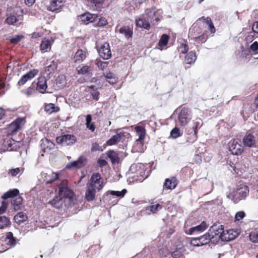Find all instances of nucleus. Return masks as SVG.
<instances>
[{
    "label": "nucleus",
    "instance_id": "nucleus-44",
    "mask_svg": "<svg viewBox=\"0 0 258 258\" xmlns=\"http://www.w3.org/2000/svg\"><path fill=\"white\" fill-rule=\"evenodd\" d=\"M10 224L9 219L6 216H0V229L7 227Z\"/></svg>",
    "mask_w": 258,
    "mask_h": 258
},
{
    "label": "nucleus",
    "instance_id": "nucleus-30",
    "mask_svg": "<svg viewBox=\"0 0 258 258\" xmlns=\"http://www.w3.org/2000/svg\"><path fill=\"white\" fill-rule=\"evenodd\" d=\"M63 4L61 0H53L50 4V9L51 11H55L60 9Z\"/></svg>",
    "mask_w": 258,
    "mask_h": 258
},
{
    "label": "nucleus",
    "instance_id": "nucleus-38",
    "mask_svg": "<svg viewBox=\"0 0 258 258\" xmlns=\"http://www.w3.org/2000/svg\"><path fill=\"white\" fill-rule=\"evenodd\" d=\"M27 219V215L22 213H19L17 214L15 217H14V220L15 221L19 224L21 223L24 222Z\"/></svg>",
    "mask_w": 258,
    "mask_h": 258
},
{
    "label": "nucleus",
    "instance_id": "nucleus-28",
    "mask_svg": "<svg viewBox=\"0 0 258 258\" xmlns=\"http://www.w3.org/2000/svg\"><path fill=\"white\" fill-rule=\"evenodd\" d=\"M57 68V63L54 61H52L50 64L45 68L44 73L47 76L53 73Z\"/></svg>",
    "mask_w": 258,
    "mask_h": 258
},
{
    "label": "nucleus",
    "instance_id": "nucleus-43",
    "mask_svg": "<svg viewBox=\"0 0 258 258\" xmlns=\"http://www.w3.org/2000/svg\"><path fill=\"white\" fill-rule=\"evenodd\" d=\"M92 120V116L90 114H88L86 116V126L92 132H94L95 131V125L94 123L91 122Z\"/></svg>",
    "mask_w": 258,
    "mask_h": 258
},
{
    "label": "nucleus",
    "instance_id": "nucleus-53",
    "mask_svg": "<svg viewBox=\"0 0 258 258\" xmlns=\"http://www.w3.org/2000/svg\"><path fill=\"white\" fill-rule=\"evenodd\" d=\"M245 216V214L243 211L237 212L235 216V221L238 222L241 221Z\"/></svg>",
    "mask_w": 258,
    "mask_h": 258
},
{
    "label": "nucleus",
    "instance_id": "nucleus-50",
    "mask_svg": "<svg viewBox=\"0 0 258 258\" xmlns=\"http://www.w3.org/2000/svg\"><path fill=\"white\" fill-rule=\"evenodd\" d=\"M249 239L252 242H258V230H255L249 234Z\"/></svg>",
    "mask_w": 258,
    "mask_h": 258
},
{
    "label": "nucleus",
    "instance_id": "nucleus-18",
    "mask_svg": "<svg viewBox=\"0 0 258 258\" xmlns=\"http://www.w3.org/2000/svg\"><path fill=\"white\" fill-rule=\"evenodd\" d=\"M87 162V159L84 157H80L77 161L71 163L70 165H68V168L75 167L76 168H81L85 166Z\"/></svg>",
    "mask_w": 258,
    "mask_h": 258
},
{
    "label": "nucleus",
    "instance_id": "nucleus-55",
    "mask_svg": "<svg viewBox=\"0 0 258 258\" xmlns=\"http://www.w3.org/2000/svg\"><path fill=\"white\" fill-rule=\"evenodd\" d=\"M108 24L107 20L103 17H101L99 19L96 25L98 27H103L106 25Z\"/></svg>",
    "mask_w": 258,
    "mask_h": 258
},
{
    "label": "nucleus",
    "instance_id": "nucleus-17",
    "mask_svg": "<svg viewBox=\"0 0 258 258\" xmlns=\"http://www.w3.org/2000/svg\"><path fill=\"white\" fill-rule=\"evenodd\" d=\"M124 137L123 132H119L113 136L107 142L108 146H112L119 142L121 139Z\"/></svg>",
    "mask_w": 258,
    "mask_h": 258
},
{
    "label": "nucleus",
    "instance_id": "nucleus-46",
    "mask_svg": "<svg viewBox=\"0 0 258 258\" xmlns=\"http://www.w3.org/2000/svg\"><path fill=\"white\" fill-rule=\"evenodd\" d=\"M23 201V199L21 197L18 196L15 199H12L11 201L12 204L14 206L15 210L18 209V206H20Z\"/></svg>",
    "mask_w": 258,
    "mask_h": 258
},
{
    "label": "nucleus",
    "instance_id": "nucleus-35",
    "mask_svg": "<svg viewBox=\"0 0 258 258\" xmlns=\"http://www.w3.org/2000/svg\"><path fill=\"white\" fill-rule=\"evenodd\" d=\"M120 33L123 34L127 38H131L132 36L133 32L128 26H123L119 30Z\"/></svg>",
    "mask_w": 258,
    "mask_h": 258
},
{
    "label": "nucleus",
    "instance_id": "nucleus-60",
    "mask_svg": "<svg viewBox=\"0 0 258 258\" xmlns=\"http://www.w3.org/2000/svg\"><path fill=\"white\" fill-rule=\"evenodd\" d=\"M23 92L24 94L29 97L32 95L33 92V89L32 87H29L28 88L24 90Z\"/></svg>",
    "mask_w": 258,
    "mask_h": 258
},
{
    "label": "nucleus",
    "instance_id": "nucleus-63",
    "mask_svg": "<svg viewBox=\"0 0 258 258\" xmlns=\"http://www.w3.org/2000/svg\"><path fill=\"white\" fill-rule=\"evenodd\" d=\"M20 171L19 168L12 169L10 170V173L13 176H16Z\"/></svg>",
    "mask_w": 258,
    "mask_h": 258
},
{
    "label": "nucleus",
    "instance_id": "nucleus-13",
    "mask_svg": "<svg viewBox=\"0 0 258 258\" xmlns=\"http://www.w3.org/2000/svg\"><path fill=\"white\" fill-rule=\"evenodd\" d=\"M42 176L44 181L46 184L51 183L58 178V175L55 172L48 171L47 173H42Z\"/></svg>",
    "mask_w": 258,
    "mask_h": 258
},
{
    "label": "nucleus",
    "instance_id": "nucleus-27",
    "mask_svg": "<svg viewBox=\"0 0 258 258\" xmlns=\"http://www.w3.org/2000/svg\"><path fill=\"white\" fill-rule=\"evenodd\" d=\"M18 144L19 143L17 141L13 139H9L7 141L6 146L8 151H15L19 147Z\"/></svg>",
    "mask_w": 258,
    "mask_h": 258
},
{
    "label": "nucleus",
    "instance_id": "nucleus-56",
    "mask_svg": "<svg viewBox=\"0 0 258 258\" xmlns=\"http://www.w3.org/2000/svg\"><path fill=\"white\" fill-rule=\"evenodd\" d=\"M250 50L253 52L254 54L258 53V43L255 41L250 46Z\"/></svg>",
    "mask_w": 258,
    "mask_h": 258
},
{
    "label": "nucleus",
    "instance_id": "nucleus-32",
    "mask_svg": "<svg viewBox=\"0 0 258 258\" xmlns=\"http://www.w3.org/2000/svg\"><path fill=\"white\" fill-rule=\"evenodd\" d=\"M19 194V191L18 189L14 188L13 189H10L2 196V198L6 200L8 198H13L18 196Z\"/></svg>",
    "mask_w": 258,
    "mask_h": 258
},
{
    "label": "nucleus",
    "instance_id": "nucleus-40",
    "mask_svg": "<svg viewBox=\"0 0 258 258\" xmlns=\"http://www.w3.org/2000/svg\"><path fill=\"white\" fill-rule=\"evenodd\" d=\"M212 239L211 234L209 233H206L204 235L200 237V240H201L202 245L208 244Z\"/></svg>",
    "mask_w": 258,
    "mask_h": 258
},
{
    "label": "nucleus",
    "instance_id": "nucleus-9",
    "mask_svg": "<svg viewBox=\"0 0 258 258\" xmlns=\"http://www.w3.org/2000/svg\"><path fill=\"white\" fill-rule=\"evenodd\" d=\"M100 56L104 59H108L111 56V52L108 43H104L98 49Z\"/></svg>",
    "mask_w": 258,
    "mask_h": 258
},
{
    "label": "nucleus",
    "instance_id": "nucleus-19",
    "mask_svg": "<svg viewBox=\"0 0 258 258\" xmlns=\"http://www.w3.org/2000/svg\"><path fill=\"white\" fill-rule=\"evenodd\" d=\"M60 197V195L55 197L52 200L49 202V203L54 208L60 209L62 207L64 203V199Z\"/></svg>",
    "mask_w": 258,
    "mask_h": 258
},
{
    "label": "nucleus",
    "instance_id": "nucleus-42",
    "mask_svg": "<svg viewBox=\"0 0 258 258\" xmlns=\"http://www.w3.org/2000/svg\"><path fill=\"white\" fill-rule=\"evenodd\" d=\"M192 131L198 133V130L203 125V121L200 118H197L193 120Z\"/></svg>",
    "mask_w": 258,
    "mask_h": 258
},
{
    "label": "nucleus",
    "instance_id": "nucleus-37",
    "mask_svg": "<svg viewBox=\"0 0 258 258\" xmlns=\"http://www.w3.org/2000/svg\"><path fill=\"white\" fill-rule=\"evenodd\" d=\"M197 59L195 53L190 52L185 56V61L187 64L194 63Z\"/></svg>",
    "mask_w": 258,
    "mask_h": 258
},
{
    "label": "nucleus",
    "instance_id": "nucleus-25",
    "mask_svg": "<svg viewBox=\"0 0 258 258\" xmlns=\"http://www.w3.org/2000/svg\"><path fill=\"white\" fill-rule=\"evenodd\" d=\"M135 129L137 135L138 136V138L136 140L144 141L146 135L145 129L141 126H137Z\"/></svg>",
    "mask_w": 258,
    "mask_h": 258
},
{
    "label": "nucleus",
    "instance_id": "nucleus-1",
    "mask_svg": "<svg viewBox=\"0 0 258 258\" xmlns=\"http://www.w3.org/2000/svg\"><path fill=\"white\" fill-rule=\"evenodd\" d=\"M104 186L103 179L98 173H93L86 187L85 198L87 201H92L95 199L97 192L101 190Z\"/></svg>",
    "mask_w": 258,
    "mask_h": 258
},
{
    "label": "nucleus",
    "instance_id": "nucleus-20",
    "mask_svg": "<svg viewBox=\"0 0 258 258\" xmlns=\"http://www.w3.org/2000/svg\"><path fill=\"white\" fill-rule=\"evenodd\" d=\"M41 142V147L45 152L49 151L54 147L53 143L47 139H42Z\"/></svg>",
    "mask_w": 258,
    "mask_h": 258
},
{
    "label": "nucleus",
    "instance_id": "nucleus-62",
    "mask_svg": "<svg viewBox=\"0 0 258 258\" xmlns=\"http://www.w3.org/2000/svg\"><path fill=\"white\" fill-rule=\"evenodd\" d=\"M92 150L93 151H102L101 147L98 144L95 143L92 144Z\"/></svg>",
    "mask_w": 258,
    "mask_h": 258
},
{
    "label": "nucleus",
    "instance_id": "nucleus-45",
    "mask_svg": "<svg viewBox=\"0 0 258 258\" xmlns=\"http://www.w3.org/2000/svg\"><path fill=\"white\" fill-rule=\"evenodd\" d=\"M92 71V69L87 66H83L81 69L78 71V73L79 74L82 75H89L91 74Z\"/></svg>",
    "mask_w": 258,
    "mask_h": 258
},
{
    "label": "nucleus",
    "instance_id": "nucleus-49",
    "mask_svg": "<svg viewBox=\"0 0 258 258\" xmlns=\"http://www.w3.org/2000/svg\"><path fill=\"white\" fill-rule=\"evenodd\" d=\"M170 135L173 138L176 139L182 135V132L177 127H175L171 130Z\"/></svg>",
    "mask_w": 258,
    "mask_h": 258
},
{
    "label": "nucleus",
    "instance_id": "nucleus-15",
    "mask_svg": "<svg viewBox=\"0 0 258 258\" xmlns=\"http://www.w3.org/2000/svg\"><path fill=\"white\" fill-rule=\"evenodd\" d=\"M53 42V40L52 38H44L42 41L40 45L41 50L43 52L49 51Z\"/></svg>",
    "mask_w": 258,
    "mask_h": 258
},
{
    "label": "nucleus",
    "instance_id": "nucleus-51",
    "mask_svg": "<svg viewBox=\"0 0 258 258\" xmlns=\"http://www.w3.org/2000/svg\"><path fill=\"white\" fill-rule=\"evenodd\" d=\"M18 21V19L15 16L11 15L7 17L6 22L9 25H15Z\"/></svg>",
    "mask_w": 258,
    "mask_h": 258
},
{
    "label": "nucleus",
    "instance_id": "nucleus-24",
    "mask_svg": "<svg viewBox=\"0 0 258 258\" xmlns=\"http://www.w3.org/2000/svg\"><path fill=\"white\" fill-rule=\"evenodd\" d=\"M145 150L143 141L136 140L133 147V151L134 152H143Z\"/></svg>",
    "mask_w": 258,
    "mask_h": 258
},
{
    "label": "nucleus",
    "instance_id": "nucleus-26",
    "mask_svg": "<svg viewBox=\"0 0 258 258\" xmlns=\"http://www.w3.org/2000/svg\"><path fill=\"white\" fill-rule=\"evenodd\" d=\"M60 110L59 107L55 106L53 103L46 104L44 106V110L47 113L51 114L53 112H57Z\"/></svg>",
    "mask_w": 258,
    "mask_h": 258
},
{
    "label": "nucleus",
    "instance_id": "nucleus-48",
    "mask_svg": "<svg viewBox=\"0 0 258 258\" xmlns=\"http://www.w3.org/2000/svg\"><path fill=\"white\" fill-rule=\"evenodd\" d=\"M155 9H151L150 10H147V15L149 17V18L151 19V21L152 22V20L154 19L155 18V20L156 22H158L159 21V18L158 17H155Z\"/></svg>",
    "mask_w": 258,
    "mask_h": 258
},
{
    "label": "nucleus",
    "instance_id": "nucleus-7",
    "mask_svg": "<svg viewBox=\"0 0 258 258\" xmlns=\"http://www.w3.org/2000/svg\"><path fill=\"white\" fill-rule=\"evenodd\" d=\"M239 234V232L237 230L229 229L224 231L223 230V233L221 238L222 241H229L234 239Z\"/></svg>",
    "mask_w": 258,
    "mask_h": 258
},
{
    "label": "nucleus",
    "instance_id": "nucleus-3",
    "mask_svg": "<svg viewBox=\"0 0 258 258\" xmlns=\"http://www.w3.org/2000/svg\"><path fill=\"white\" fill-rule=\"evenodd\" d=\"M249 189L248 186L245 185H241L238 188L235 194L233 196V200L235 203L244 199L248 194Z\"/></svg>",
    "mask_w": 258,
    "mask_h": 258
},
{
    "label": "nucleus",
    "instance_id": "nucleus-10",
    "mask_svg": "<svg viewBox=\"0 0 258 258\" xmlns=\"http://www.w3.org/2000/svg\"><path fill=\"white\" fill-rule=\"evenodd\" d=\"M223 229L224 228L222 225H213L212 226L209 231L211 233L210 234L212 238L214 239L215 238V239L216 240L221 239Z\"/></svg>",
    "mask_w": 258,
    "mask_h": 258
},
{
    "label": "nucleus",
    "instance_id": "nucleus-4",
    "mask_svg": "<svg viewBox=\"0 0 258 258\" xmlns=\"http://www.w3.org/2000/svg\"><path fill=\"white\" fill-rule=\"evenodd\" d=\"M56 141L58 144L63 146H69L74 144L76 141V137L72 135H64L56 138Z\"/></svg>",
    "mask_w": 258,
    "mask_h": 258
},
{
    "label": "nucleus",
    "instance_id": "nucleus-54",
    "mask_svg": "<svg viewBox=\"0 0 258 258\" xmlns=\"http://www.w3.org/2000/svg\"><path fill=\"white\" fill-rule=\"evenodd\" d=\"M190 244L194 246H202L201 240H200V237L192 238L191 240Z\"/></svg>",
    "mask_w": 258,
    "mask_h": 258
},
{
    "label": "nucleus",
    "instance_id": "nucleus-47",
    "mask_svg": "<svg viewBox=\"0 0 258 258\" xmlns=\"http://www.w3.org/2000/svg\"><path fill=\"white\" fill-rule=\"evenodd\" d=\"M169 40V36L166 34H163L158 42V45L160 47L166 45Z\"/></svg>",
    "mask_w": 258,
    "mask_h": 258
},
{
    "label": "nucleus",
    "instance_id": "nucleus-34",
    "mask_svg": "<svg viewBox=\"0 0 258 258\" xmlns=\"http://www.w3.org/2000/svg\"><path fill=\"white\" fill-rule=\"evenodd\" d=\"M136 25L138 27H142L148 30L150 28L149 20H146L144 19H139L137 20Z\"/></svg>",
    "mask_w": 258,
    "mask_h": 258
},
{
    "label": "nucleus",
    "instance_id": "nucleus-5",
    "mask_svg": "<svg viewBox=\"0 0 258 258\" xmlns=\"http://www.w3.org/2000/svg\"><path fill=\"white\" fill-rule=\"evenodd\" d=\"M25 123L24 118H18L13 121L9 126V132L11 134H16L20 130Z\"/></svg>",
    "mask_w": 258,
    "mask_h": 258
},
{
    "label": "nucleus",
    "instance_id": "nucleus-14",
    "mask_svg": "<svg viewBox=\"0 0 258 258\" xmlns=\"http://www.w3.org/2000/svg\"><path fill=\"white\" fill-rule=\"evenodd\" d=\"M97 18V15L92 14L88 12L85 13L80 16L81 21L86 24L93 22Z\"/></svg>",
    "mask_w": 258,
    "mask_h": 258
},
{
    "label": "nucleus",
    "instance_id": "nucleus-64",
    "mask_svg": "<svg viewBox=\"0 0 258 258\" xmlns=\"http://www.w3.org/2000/svg\"><path fill=\"white\" fill-rule=\"evenodd\" d=\"M253 33H258V22L254 23L252 27Z\"/></svg>",
    "mask_w": 258,
    "mask_h": 258
},
{
    "label": "nucleus",
    "instance_id": "nucleus-23",
    "mask_svg": "<svg viewBox=\"0 0 258 258\" xmlns=\"http://www.w3.org/2000/svg\"><path fill=\"white\" fill-rule=\"evenodd\" d=\"M207 228V225L206 222H202L201 224L196 227L191 228L189 229V234H192L196 232H203Z\"/></svg>",
    "mask_w": 258,
    "mask_h": 258
},
{
    "label": "nucleus",
    "instance_id": "nucleus-12",
    "mask_svg": "<svg viewBox=\"0 0 258 258\" xmlns=\"http://www.w3.org/2000/svg\"><path fill=\"white\" fill-rule=\"evenodd\" d=\"M256 137L252 134H248L243 139L244 145L247 147H253L256 144Z\"/></svg>",
    "mask_w": 258,
    "mask_h": 258
},
{
    "label": "nucleus",
    "instance_id": "nucleus-58",
    "mask_svg": "<svg viewBox=\"0 0 258 258\" xmlns=\"http://www.w3.org/2000/svg\"><path fill=\"white\" fill-rule=\"evenodd\" d=\"M97 66L101 70H104L107 66V62L98 60L96 62Z\"/></svg>",
    "mask_w": 258,
    "mask_h": 258
},
{
    "label": "nucleus",
    "instance_id": "nucleus-29",
    "mask_svg": "<svg viewBox=\"0 0 258 258\" xmlns=\"http://www.w3.org/2000/svg\"><path fill=\"white\" fill-rule=\"evenodd\" d=\"M86 57V52L82 49H79L74 56L75 62L82 61Z\"/></svg>",
    "mask_w": 258,
    "mask_h": 258
},
{
    "label": "nucleus",
    "instance_id": "nucleus-22",
    "mask_svg": "<svg viewBox=\"0 0 258 258\" xmlns=\"http://www.w3.org/2000/svg\"><path fill=\"white\" fill-rule=\"evenodd\" d=\"M245 161L242 160V161L237 163L236 165H231L230 166L233 168L235 173H238L239 171L242 172L244 171L246 169V166L245 165H242L244 163Z\"/></svg>",
    "mask_w": 258,
    "mask_h": 258
},
{
    "label": "nucleus",
    "instance_id": "nucleus-6",
    "mask_svg": "<svg viewBox=\"0 0 258 258\" xmlns=\"http://www.w3.org/2000/svg\"><path fill=\"white\" fill-rule=\"evenodd\" d=\"M229 151L233 155H240L243 150V147L239 144L237 140H233L228 143Z\"/></svg>",
    "mask_w": 258,
    "mask_h": 258
},
{
    "label": "nucleus",
    "instance_id": "nucleus-8",
    "mask_svg": "<svg viewBox=\"0 0 258 258\" xmlns=\"http://www.w3.org/2000/svg\"><path fill=\"white\" fill-rule=\"evenodd\" d=\"M58 194L60 196L69 199H71L74 196L72 190L68 188L67 183L65 181L59 184Z\"/></svg>",
    "mask_w": 258,
    "mask_h": 258
},
{
    "label": "nucleus",
    "instance_id": "nucleus-21",
    "mask_svg": "<svg viewBox=\"0 0 258 258\" xmlns=\"http://www.w3.org/2000/svg\"><path fill=\"white\" fill-rule=\"evenodd\" d=\"M177 183V180L175 177L167 178L164 183V186L167 189H173L175 188Z\"/></svg>",
    "mask_w": 258,
    "mask_h": 258
},
{
    "label": "nucleus",
    "instance_id": "nucleus-31",
    "mask_svg": "<svg viewBox=\"0 0 258 258\" xmlns=\"http://www.w3.org/2000/svg\"><path fill=\"white\" fill-rule=\"evenodd\" d=\"M107 155L112 163L115 164L118 163L119 158L116 152L114 151H108L107 153Z\"/></svg>",
    "mask_w": 258,
    "mask_h": 258
},
{
    "label": "nucleus",
    "instance_id": "nucleus-59",
    "mask_svg": "<svg viewBox=\"0 0 258 258\" xmlns=\"http://www.w3.org/2000/svg\"><path fill=\"white\" fill-rule=\"evenodd\" d=\"M88 3L95 6H98L102 4L104 0H86Z\"/></svg>",
    "mask_w": 258,
    "mask_h": 258
},
{
    "label": "nucleus",
    "instance_id": "nucleus-33",
    "mask_svg": "<svg viewBox=\"0 0 258 258\" xmlns=\"http://www.w3.org/2000/svg\"><path fill=\"white\" fill-rule=\"evenodd\" d=\"M67 84L66 78L64 76H59L56 79V89H60Z\"/></svg>",
    "mask_w": 258,
    "mask_h": 258
},
{
    "label": "nucleus",
    "instance_id": "nucleus-16",
    "mask_svg": "<svg viewBox=\"0 0 258 258\" xmlns=\"http://www.w3.org/2000/svg\"><path fill=\"white\" fill-rule=\"evenodd\" d=\"M47 88L46 79L44 77H40L38 79L37 89L41 93H44Z\"/></svg>",
    "mask_w": 258,
    "mask_h": 258
},
{
    "label": "nucleus",
    "instance_id": "nucleus-2",
    "mask_svg": "<svg viewBox=\"0 0 258 258\" xmlns=\"http://www.w3.org/2000/svg\"><path fill=\"white\" fill-rule=\"evenodd\" d=\"M192 117L191 110L185 107L181 109L178 115V119L180 124L184 126L190 121Z\"/></svg>",
    "mask_w": 258,
    "mask_h": 258
},
{
    "label": "nucleus",
    "instance_id": "nucleus-52",
    "mask_svg": "<svg viewBox=\"0 0 258 258\" xmlns=\"http://www.w3.org/2000/svg\"><path fill=\"white\" fill-rule=\"evenodd\" d=\"M127 190L125 189H122L121 191H114L111 190L110 191V193L111 195L116 196L118 197H123L126 193Z\"/></svg>",
    "mask_w": 258,
    "mask_h": 258
},
{
    "label": "nucleus",
    "instance_id": "nucleus-61",
    "mask_svg": "<svg viewBox=\"0 0 258 258\" xmlns=\"http://www.w3.org/2000/svg\"><path fill=\"white\" fill-rule=\"evenodd\" d=\"M104 77L107 79H109L110 80V79H111L113 77H114L115 75V74H114L113 73L109 72V71H106L104 73Z\"/></svg>",
    "mask_w": 258,
    "mask_h": 258
},
{
    "label": "nucleus",
    "instance_id": "nucleus-36",
    "mask_svg": "<svg viewBox=\"0 0 258 258\" xmlns=\"http://www.w3.org/2000/svg\"><path fill=\"white\" fill-rule=\"evenodd\" d=\"M162 208V206L160 205L159 204H157L147 207L146 211L148 213V214H155L158 211L161 210Z\"/></svg>",
    "mask_w": 258,
    "mask_h": 258
},
{
    "label": "nucleus",
    "instance_id": "nucleus-57",
    "mask_svg": "<svg viewBox=\"0 0 258 258\" xmlns=\"http://www.w3.org/2000/svg\"><path fill=\"white\" fill-rule=\"evenodd\" d=\"M23 38V35H16L12 38L10 39V42L13 44H16Z\"/></svg>",
    "mask_w": 258,
    "mask_h": 258
},
{
    "label": "nucleus",
    "instance_id": "nucleus-41",
    "mask_svg": "<svg viewBox=\"0 0 258 258\" xmlns=\"http://www.w3.org/2000/svg\"><path fill=\"white\" fill-rule=\"evenodd\" d=\"M7 243L12 246H14L16 244V239L14 237L13 233L9 232L7 234L6 237Z\"/></svg>",
    "mask_w": 258,
    "mask_h": 258
},
{
    "label": "nucleus",
    "instance_id": "nucleus-11",
    "mask_svg": "<svg viewBox=\"0 0 258 258\" xmlns=\"http://www.w3.org/2000/svg\"><path fill=\"white\" fill-rule=\"evenodd\" d=\"M38 71L36 69H34L29 71L21 77L18 82V85L22 86L24 85L28 80L33 79L38 74Z\"/></svg>",
    "mask_w": 258,
    "mask_h": 258
},
{
    "label": "nucleus",
    "instance_id": "nucleus-39",
    "mask_svg": "<svg viewBox=\"0 0 258 258\" xmlns=\"http://www.w3.org/2000/svg\"><path fill=\"white\" fill-rule=\"evenodd\" d=\"M189 131L187 133L186 141L190 143H193L197 140V133L194 131H191L189 133Z\"/></svg>",
    "mask_w": 258,
    "mask_h": 258
}]
</instances>
